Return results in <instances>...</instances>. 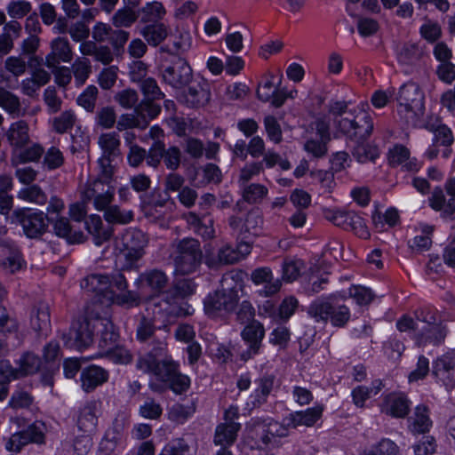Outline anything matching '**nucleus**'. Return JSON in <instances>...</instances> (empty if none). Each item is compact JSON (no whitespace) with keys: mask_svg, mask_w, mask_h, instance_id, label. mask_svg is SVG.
<instances>
[{"mask_svg":"<svg viewBox=\"0 0 455 455\" xmlns=\"http://www.w3.org/2000/svg\"><path fill=\"white\" fill-rule=\"evenodd\" d=\"M144 371L149 374L148 386L155 391L171 389L174 394L181 395L191 385L190 378L179 371V364L165 356L162 344L144 358Z\"/></svg>","mask_w":455,"mask_h":455,"instance_id":"f257e3e1","label":"nucleus"},{"mask_svg":"<svg viewBox=\"0 0 455 455\" xmlns=\"http://www.w3.org/2000/svg\"><path fill=\"white\" fill-rule=\"evenodd\" d=\"M243 282L238 274L227 273L222 276L220 288L209 293L204 299V310L212 318L223 316L235 307L238 302V292Z\"/></svg>","mask_w":455,"mask_h":455,"instance_id":"f03ea898","label":"nucleus"},{"mask_svg":"<svg viewBox=\"0 0 455 455\" xmlns=\"http://www.w3.org/2000/svg\"><path fill=\"white\" fill-rule=\"evenodd\" d=\"M184 299L168 297L163 299L161 303L155 302L152 308V315L146 323L144 316V339L146 335H150L154 330L165 328L172 321V317L192 315L195 312L194 307Z\"/></svg>","mask_w":455,"mask_h":455,"instance_id":"7ed1b4c3","label":"nucleus"},{"mask_svg":"<svg viewBox=\"0 0 455 455\" xmlns=\"http://www.w3.org/2000/svg\"><path fill=\"white\" fill-rule=\"evenodd\" d=\"M123 240V248L116 253V267L120 271L136 272L134 284L139 287L142 281V273L140 272L142 259V232L140 229L128 231Z\"/></svg>","mask_w":455,"mask_h":455,"instance_id":"20e7f679","label":"nucleus"},{"mask_svg":"<svg viewBox=\"0 0 455 455\" xmlns=\"http://www.w3.org/2000/svg\"><path fill=\"white\" fill-rule=\"evenodd\" d=\"M9 220L11 224L20 226L23 234L29 239H38L44 235L50 221L46 213L28 207L14 209Z\"/></svg>","mask_w":455,"mask_h":455,"instance_id":"39448f33","label":"nucleus"},{"mask_svg":"<svg viewBox=\"0 0 455 455\" xmlns=\"http://www.w3.org/2000/svg\"><path fill=\"white\" fill-rule=\"evenodd\" d=\"M397 113L405 122H414L424 111V93L419 84H402L396 95Z\"/></svg>","mask_w":455,"mask_h":455,"instance_id":"423d86ee","label":"nucleus"},{"mask_svg":"<svg viewBox=\"0 0 455 455\" xmlns=\"http://www.w3.org/2000/svg\"><path fill=\"white\" fill-rule=\"evenodd\" d=\"M373 130L371 117L363 109L355 116L347 114L346 116L332 121L331 131L335 137L344 135L351 140H364Z\"/></svg>","mask_w":455,"mask_h":455,"instance_id":"0eeeda50","label":"nucleus"},{"mask_svg":"<svg viewBox=\"0 0 455 455\" xmlns=\"http://www.w3.org/2000/svg\"><path fill=\"white\" fill-rule=\"evenodd\" d=\"M173 260L177 275H185L196 272L202 261L199 242L192 238L181 240L177 245Z\"/></svg>","mask_w":455,"mask_h":455,"instance_id":"6e6552de","label":"nucleus"},{"mask_svg":"<svg viewBox=\"0 0 455 455\" xmlns=\"http://www.w3.org/2000/svg\"><path fill=\"white\" fill-rule=\"evenodd\" d=\"M309 314L316 322L330 321L335 327L344 326L350 318V310L346 305L330 300L314 301L310 305Z\"/></svg>","mask_w":455,"mask_h":455,"instance_id":"1a4fd4ad","label":"nucleus"},{"mask_svg":"<svg viewBox=\"0 0 455 455\" xmlns=\"http://www.w3.org/2000/svg\"><path fill=\"white\" fill-rule=\"evenodd\" d=\"M167 283L165 274L159 270H151L147 273L144 278V306L148 313L147 318L152 315L154 303H161L163 299L169 297V291L163 292L162 290Z\"/></svg>","mask_w":455,"mask_h":455,"instance_id":"9d476101","label":"nucleus"},{"mask_svg":"<svg viewBox=\"0 0 455 455\" xmlns=\"http://www.w3.org/2000/svg\"><path fill=\"white\" fill-rule=\"evenodd\" d=\"M325 119H315L304 144V150L316 158L322 157L327 153V143L331 140V128Z\"/></svg>","mask_w":455,"mask_h":455,"instance_id":"9b49d317","label":"nucleus"},{"mask_svg":"<svg viewBox=\"0 0 455 455\" xmlns=\"http://www.w3.org/2000/svg\"><path fill=\"white\" fill-rule=\"evenodd\" d=\"M127 278L120 270L109 275L108 299L122 306H138L140 299V293L133 290H127Z\"/></svg>","mask_w":455,"mask_h":455,"instance_id":"f8f14e48","label":"nucleus"},{"mask_svg":"<svg viewBox=\"0 0 455 455\" xmlns=\"http://www.w3.org/2000/svg\"><path fill=\"white\" fill-rule=\"evenodd\" d=\"M102 149V156L98 160L101 173L106 179L114 174L113 162L120 156V140L116 132L104 133L100 136L98 141Z\"/></svg>","mask_w":455,"mask_h":455,"instance_id":"ddd939ff","label":"nucleus"},{"mask_svg":"<svg viewBox=\"0 0 455 455\" xmlns=\"http://www.w3.org/2000/svg\"><path fill=\"white\" fill-rule=\"evenodd\" d=\"M112 178L106 179L100 169L98 178L84 192V199H93L94 206L100 211H103L112 202L115 194V188L110 185Z\"/></svg>","mask_w":455,"mask_h":455,"instance_id":"4468645a","label":"nucleus"},{"mask_svg":"<svg viewBox=\"0 0 455 455\" xmlns=\"http://www.w3.org/2000/svg\"><path fill=\"white\" fill-rule=\"evenodd\" d=\"M92 323L87 318H79L73 322L69 331L63 332L61 339L68 347L82 350L89 347L93 340Z\"/></svg>","mask_w":455,"mask_h":455,"instance_id":"2eb2a0df","label":"nucleus"},{"mask_svg":"<svg viewBox=\"0 0 455 455\" xmlns=\"http://www.w3.org/2000/svg\"><path fill=\"white\" fill-rule=\"evenodd\" d=\"M251 243L240 242L235 248L228 244L221 247L217 255L206 249L205 263L209 267H214L218 264H233L247 257L251 253Z\"/></svg>","mask_w":455,"mask_h":455,"instance_id":"dca6fc26","label":"nucleus"},{"mask_svg":"<svg viewBox=\"0 0 455 455\" xmlns=\"http://www.w3.org/2000/svg\"><path fill=\"white\" fill-rule=\"evenodd\" d=\"M417 321L424 323L419 335L420 343L441 344L446 336V331L442 324L435 323V313L430 309H422L417 313Z\"/></svg>","mask_w":455,"mask_h":455,"instance_id":"f3484780","label":"nucleus"},{"mask_svg":"<svg viewBox=\"0 0 455 455\" xmlns=\"http://www.w3.org/2000/svg\"><path fill=\"white\" fill-rule=\"evenodd\" d=\"M264 337V325L258 320H252L244 326L241 331V338L247 345V348L241 354L243 361L246 362L260 353Z\"/></svg>","mask_w":455,"mask_h":455,"instance_id":"a211bd4d","label":"nucleus"},{"mask_svg":"<svg viewBox=\"0 0 455 455\" xmlns=\"http://www.w3.org/2000/svg\"><path fill=\"white\" fill-rule=\"evenodd\" d=\"M289 426L286 422L279 423L273 419L267 418L261 421H257L250 430V435L261 433L262 444L269 447L276 444V437H284L289 434Z\"/></svg>","mask_w":455,"mask_h":455,"instance_id":"6ab92c4d","label":"nucleus"},{"mask_svg":"<svg viewBox=\"0 0 455 455\" xmlns=\"http://www.w3.org/2000/svg\"><path fill=\"white\" fill-rule=\"evenodd\" d=\"M211 98L209 85L204 82H193L178 99L189 108H199L208 103Z\"/></svg>","mask_w":455,"mask_h":455,"instance_id":"aec40b11","label":"nucleus"},{"mask_svg":"<svg viewBox=\"0 0 455 455\" xmlns=\"http://www.w3.org/2000/svg\"><path fill=\"white\" fill-rule=\"evenodd\" d=\"M251 282L255 285H263L259 290V294L264 297H270L277 293L282 286L279 279H274V275L270 267H261L254 269L251 275Z\"/></svg>","mask_w":455,"mask_h":455,"instance_id":"412c9836","label":"nucleus"},{"mask_svg":"<svg viewBox=\"0 0 455 455\" xmlns=\"http://www.w3.org/2000/svg\"><path fill=\"white\" fill-rule=\"evenodd\" d=\"M324 411L323 405L317 404L304 411H297L290 413L283 421L287 426L296 428L298 427H313L322 417Z\"/></svg>","mask_w":455,"mask_h":455,"instance_id":"4be33fe9","label":"nucleus"},{"mask_svg":"<svg viewBox=\"0 0 455 455\" xmlns=\"http://www.w3.org/2000/svg\"><path fill=\"white\" fill-rule=\"evenodd\" d=\"M388 162L393 166H401L407 172H419L421 163L415 157H411L410 151L403 145H395L388 152Z\"/></svg>","mask_w":455,"mask_h":455,"instance_id":"5701e85b","label":"nucleus"},{"mask_svg":"<svg viewBox=\"0 0 455 455\" xmlns=\"http://www.w3.org/2000/svg\"><path fill=\"white\" fill-rule=\"evenodd\" d=\"M454 366L455 356L453 353H446L433 361L432 375L437 382L448 387L452 382Z\"/></svg>","mask_w":455,"mask_h":455,"instance_id":"b1692460","label":"nucleus"},{"mask_svg":"<svg viewBox=\"0 0 455 455\" xmlns=\"http://www.w3.org/2000/svg\"><path fill=\"white\" fill-rule=\"evenodd\" d=\"M192 76L191 68L183 60H179L163 72L164 80L174 88L187 84Z\"/></svg>","mask_w":455,"mask_h":455,"instance_id":"393cba45","label":"nucleus"},{"mask_svg":"<svg viewBox=\"0 0 455 455\" xmlns=\"http://www.w3.org/2000/svg\"><path fill=\"white\" fill-rule=\"evenodd\" d=\"M92 328H98L100 332V339L99 347L101 352L99 353L100 356H103L106 350L113 348L116 346L119 338V333L116 331V327L112 321L108 318H100L97 320V324H93Z\"/></svg>","mask_w":455,"mask_h":455,"instance_id":"a878e982","label":"nucleus"},{"mask_svg":"<svg viewBox=\"0 0 455 455\" xmlns=\"http://www.w3.org/2000/svg\"><path fill=\"white\" fill-rule=\"evenodd\" d=\"M52 52L46 56V66L50 68H57L60 61L69 62L73 54L67 38L58 37L51 44Z\"/></svg>","mask_w":455,"mask_h":455,"instance_id":"bb28decb","label":"nucleus"},{"mask_svg":"<svg viewBox=\"0 0 455 455\" xmlns=\"http://www.w3.org/2000/svg\"><path fill=\"white\" fill-rule=\"evenodd\" d=\"M108 379V372L96 365H91L81 373V382L83 389L89 393L93 391L97 387L101 386Z\"/></svg>","mask_w":455,"mask_h":455,"instance_id":"cd10ccee","label":"nucleus"},{"mask_svg":"<svg viewBox=\"0 0 455 455\" xmlns=\"http://www.w3.org/2000/svg\"><path fill=\"white\" fill-rule=\"evenodd\" d=\"M161 95L162 92L155 80L144 79V113L148 112L150 119L155 118L161 111L160 105L155 102Z\"/></svg>","mask_w":455,"mask_h":455,"instance_id":"c85d7f7f","label":"nucleus"},{"mask_svg":"<svg viewBox=\"0 0 455 455\" xmlns=\"http://www.w3.org/2000/svg\"><path fill=\"white\" fill-rule=\"evenodd\" d=\"M430 207L440 212L443 218L455 220V198L445 199L443 191L441 188H435L428 199Z\"/></svg>","mask_w":455,"mask_h":455,"instance_id":"c756f323","label":"nucleus"},{"mask_svg":"<svg viewBox=\"0 0 455 455\" xmlns=\"http://www.w3.org/2000/svg\"><path fill=\"white\" fill-rule=\"evenodd\" d=\"M6 136L11 146L22 148L29 141L28 124L23 120L12 124L6 132Z\"/></svg>","mask_w":455,"mask_h":455,"instance_id":"7c9ffc66","label":"nucleus"},{"mask_svg":"<svg viewBox=\"0 0 455 455\" xmlns=\"http://www.w3.org/2000/svg\"><path fill=\"white\" fill-rule=\"evenodd\" d=\"M432 427L428 411L425 406H417L414 414L409 419V429L413 435L428 432Z\"/></svg>","mask_w":455,"mask_h":455,"instance_id":"2f4dec72","label":"nucleus"},{"mask_svg":"<svg viewBox=\"0 0 455 455\" xmlns=\"http://www.w3.org/2000/svg\"><path fill=\"white\" fill-rule=\"evenodd\" d=\"M241 425L237 422H228L220 424L215 432L214 443L217 445L229 446L236 439Z\"/></svg>","mask_w":455,"mask_h":455,"instance_id":"473e14b6","label":"nucleus"},{"mask_svg":"<svg viewBox=\"0 0 455 455\" xmlns=\"http://www.w3.org/2000/svg\"><path fill=\"white\" fill-rule=\"evenodd\" d=\"M50 308L44 301H39L32 309L30 323L32 328L39 332L50 327Z\"/></svg>","mask_w":455,"mask_h":455,"instance_id":"72a5a7b5","label":"nucleus"},{"mask_svg":"<svg viewBox=\"0 0 455 455\" xmlns=\"http://www.w3.org/2000/svg\"><path fill=\"white\" fill-rule=\"evenodd\" d=\"M80 51L84 55L93 56L95 60L104 65H108L113 60V53L109 47L98 46L92 41L83 42L80 45Z\"/></svg>","mask_w":455,"mask_h":455,"instance_id":"f704fd0d","label":"nucleus"},{"mask_svg":"<svg viewBox=\"0 0 455 455\" xmlns=\"http://www.w3.org/2000/svg\"><path fill=\"white\" fill-rule=\"evenodd\" d=\"M96 403H89L79 412L77 419L78 428L87 434L92 433L97 426Z\"/></svg>","mask_w":455,"mask_h":455,"instance_id":"c9c22d12","label":"nucleus"},{"mask_svg":"<svg viewBox=\"0 0 455 455\" xmlns=\"http://www.w3.org/2000/svg\"><path fill=\"white\" fill-rule=\"evenodd\" d=\"M81 287L87 291L105 294L108 297L109 275L92 274L83 279Z\"/></svg>","mask_w":455,"mask_h":455,"instance_id":"e433bc0d","label":"nucleus"},{"mask_svg":"<svg viewBox=\"0 0 455 455\" xmlns=\"http://www.w3.org/2000/svg\"><path fill=\"white\" fill-rule=\"evenodd\" d=\"M382 387V382L377 379L371 383V387L358 386L355 387L351 392L353 403L357 407H363L368 399L377 395L380 392Z\"/></svg>","mask_w":455,"mask_h":455,"instance_id":"4c0bfd02","label":"nucleus"},{"mask_svg":"<svg viewBox=\"0 0 455 455\" xmlns=\"http://www.w3.org/2000/svg\"><path fill=\"white\" fill-rule=\"evenodd\" d=\"M86 228L93 236L94 243L98 246L110 239L113 231L111 228L102 230V220L98 215L90 216L85 222Z\"/></svg>","mask_w":455,"mask_h":455,"instance_id":"58836bf2","label":"nucleus"},{"mask_svg":"<svg viewBox=\"0 0 455 455\" xmlns=\"http://www.w3.org/2000/svg\"><path fill=\"white\" fill-rule=\"evenodd\" d=\"M0 256L5 257L4 266L6 268H8L12 273L20 268V253L9 242L0 240Z\"/></svg>","mask_w":455,"mask_h":455,"instance_id":"ea45409f","label":"nucleus"},{"mask_svg":"<svg viewBox=\"0 0 455 455\" xmlns=\"http://www.w3.org/2000/svg\"><path fill=\"white\" fill-rule=\"evenodd\" d=\"M55 234L60 236L66 238L70 243H82L84 239V234L81 231H73L69 224V221L66 218H59L53 225Z\"/></svg>","mask_w":455,"mask_h":455,"instance_id":"a19ab883","label":"nucleus"},{"mask_svg":"<svg viewBox=\"0 0 455 455\" xmlns=\"http://www.w3.org/2000/svg\"><path fill=\"white\" fill-rule=\"evenodd\" d=\"M385 409L388 414L403 418L409 410L408 400L402 395H389L386 399Z\"/></svg>","mask_w":455,"mask_h":455,"instance_id":"79ce46f5","label":"nucleus"},{"mask_svg":"<svg viewBox=\"0 0 455 455\" xmlns=\"http://www.w3.org/2000/svg\"><path fill=\"white\" fill-rule=\"evenodd\" d=\"M114 100L119 103L124 108H134V112L138 115H141L142 101L139 102V94L133 89H124L116 92L114 96Z\"/></svg>","mask_w":455,"mask_h":455,"instance_id":"37998d69","label":"nucleus"},{"mask_svg":"<svg viewBox=\"0 0 455 455\" xmlns=\"http://www.w3.org/2000/svg\"><path fill=\"white\" fill-rule=\"evenodd\" d=\"M18 378V371L12 368L9 361H0V401L4 400L8 395V387L12 379Z\"/></svg>","mask_w":455,"mask_h":455,"instance_id":"c03bdc74","label":"nucleus"},{"mask_svg":"<svg viewBox=\"0 0 455 455\" xmlns=\"http://www.w3.org/2000/svg\"><path fill=\"white\" fill-rule=\"evenodd\" d=\"M0 108L14 116H19L21 112L19 97L4 87H0Z\"/></svg>","mask_w":455,"mask_h":455,"instance_id":"a18cd8bd","label":"nucleus"},{"mask_svg":"<svg viewBox=\"0 0 455 455\" xmlns=\"http://www.w3.org/2000/svg\"><path fill=\"white\" fill-rule=\"evenodd\" d=\"M18 197L38 205H44L48 200L45 192L36 184H32L20 189Z\"/></svg>","mask_w":455,"mask_h":455,"instance_id":"49530a36","label":"nucleus"},{"mask_svg":"<svg viewBox=\"0 0 455 455\" xmlns=\"http://www.w3.org/2000/svg\"><path fill=\"white\" fill-rule=\"evenodd\" d=\"M167 36V28L163 22L156 21L144 28V39L152 45H157Z\"/></svg>","mask_w":455,"mask_h":455,"instance_id":"de8ad7c7","label":"nucleus"},{"mask_svg":"<svg viewBox=\"0 0 455 455\" xmlns=\"http://www.w3.org/2000/svg\"><path fill=\"white\" fill-rule=\"evenodd\" d=\"M41 366V359L35 354L27 352L20 359V367L15 369L20 376L36 373Z\"/></svg>","mask_w":455,"mask_h":455,"instance_id":"09e8293b","label":"nucleus"},{"mask_svg":"<svg viewBox=\"0 0 455 455\" xmlns=\"http://www.w3.org/2000/svg\"><path fill=\"white\" fill-rule=\"evenodd\" d=\"M372 219L377 228L385 229L387 227L396 226L400 221V215L395 208L390 207L384 213L373 215Z\"/></svg>","mask_w":455,"mask_h":455,"instance_id":"8fccbe9b","label":"nucleus"},{"mask_svg":"<svg viewBox=\"0 0 455 455\" xmlns=\"http://www.w3.org/2000/svg\"><path fill=\"white\" fill-rule=\"evenodd\" d=\"M188 222L192 225L194 231L204 239L212 238L214 235V228L212 220H202L196 214L190 213L188 216Z\"/></svg>","mask_w":455,"mask_h":455,"instance_id":"3c124183","label":"nucleus"},{"mask_svg":"<svg viewBox=\"0 0 455 455\" xmlns=\"http://www.w3.org/2000/svg\"><path fill=\"white\" fill-rule=\"evenodd\" d=\"M76 121V116L72 110H66L52 119V129L59 134H63L71 130Z\"/></svg>","mask_w":455,"mask_h":455,"instance_id":"603ef678","label":"nucleus"},{"mask_svg":"<svg viewBox=\"0 0 455 455\" xmlns=\"http://www.w3.org/2000/svg\"><path fill=\"white\" fill-rule=\"evenodd\" d=\"M303 267V262L298 259H285L282 265V279L286 283L295 281Z\"/></svg>","mask_w":455,"mask_h":455,"instance_id":"864d4df0","label":"nucleus"},{"mask_svg":"<svg viewBox=\"0 0 455 455\" xmlns=\"http://www.w3.org/2000/svg\"><path fill=\"white\" fill-rule=\"evenodd\" d=\"M347 222V227H344V229H350L357 236L363 239H367L370 236V233L364 220L355 212H350Z\"/></svg>","mask_w":455,"mask_h":455,"instance_id":"5fc2aeb1","label":"nucleus"},{"mask_svg":"<svg viewBox=\"0 0 455 455\" xmlns=\"http://www.w3.org/2000/svg\"><path fill=\"white\" fill-rule=\"evenodd\" d=\"M196 291V284L191 279L178 280L174 287L169 291V297L186 299Z\"/></svg>","mask_w":455,"mask_h":455,"instance_id":"6e6d98bb","label":"nucleus"},{"mask_svg":"<svg viewBox=\"0 0 455 455\" xmlns=\"http://www.w3.org/2000/svg\"><path fill=\"white\" fill-rule=\"evenodd\" d=\"M418 228L421 234L415 235L411 246L418 250H427L432 243L430 235L433 232V227L426 223H420Z\"/></svg>","mask_w":455,"mask_h":455,"instance_id":"4d7b16f0","label":"nucleus"},{"mask_svg":"<svg viewBox=\"0 0 455 455\" xmlns=\"http://www.w3.org/2000/svg\"><path fill=\"white\" fill-rule=\"evenodd\" d=\"M274 385V377L272 376H264L259 379L258 383V387L254 391V395H251V397L254 398L253 405L260 404L263 403L267 395L270 394Z\"/></svg>","mask_w":455,"mask_h":455,"instance_id":"13d9d810","label":"nucleus"},{"mask_svg":"<svg viewBox=\"0 0 455 455\" xmlns=\"http://www.w3.org/2000/svg\"><path fill=\"white\" fill-rule=\"evenodd\" d=\"M291 339V331L285 325H279L275 327L268 337V341L279 349H283L288 346Z\"/></svg>","mask_w":455,"mask_h":455,"instance_id":"bf43d9fd","label":"nucleus"},{"mask_svg":"<svg viewBox=\"0 0 455 455\" xmlns=\"http://www.w3.org/2000/svg\"><path fill=\"white\" fill-rule=\"evenodd\" d=\"M275 76L271 73H268L265 76L264 79L259 84L257 89L258 98L264 101H269L274 93L276 92V88L275 86Z\"/></svg>","mask_w":455,"mask_h":455,"instance_id":"052dcab7","label":"nucleus"},{"mask_svg":"<svg viewBox=\"0 0 455 455\" xmlns=\"http://www.w3.org/2000/svg\"><path fill=\"white\" fill-rule=\"evenodd\" d=\"M348 295L359 306L368 305L373 299L372 291L362 285H352L348 289Z\"/></svg>","mask_w":455,"mask_h":455,"instance_id":"680f3d73","label":"nucleus"},{"mask_svg":"<svg viewBox=\"0 0 455 455\" xmlns=\"http://www.w3.org/2000/svg\"><path fill=\"white\" fill-rule=\"evenodd\" d=\"M263 218L257 211L250 212L243 223L244 233L259 235L262 230Z\"/></svg>","mask_w":455,"mask_h":455,"instance_id":"e2e57ef3","label":"nucleus"},{"mask_svg":"<svg viewBox=\"0 0 455 455\" xmlns=\"http://www.w3.org/2000/svg\"><path fill=\"white\" fill-rule=\"evenodd\" d=\"M104 210V217L108 223L126 224L132 220V212H122L117 206H107Z\"/></svg>","mask_w":455,"mask_h":455,"instance_id":"0e129e2a","label":"nucleus"},{"mask_svg":"<svg viewBox=\"0 0 455 455\" xmlns=\"http://www.w3.org/2000/svg\"><path fill=\"white\" fill-rule=\"evenodd\" d=\"M45 425L41 421H36L28 427L27 429L23 430V434L25 437H27L28 443H44V431Z\"/></svg>","mask_w":455,"mask_h":455,"instance_id":"69168bd1","label":"nucleus"},{"mask_svg":"<svg viewBox=\"0 0 455 455\" xmlns=\"http://www.w3.org/2000/svg\"><path fill=\"white\" fill-rule=\"evenodd\" d=\"M364 455H399V448L390 439L384 438Z\"/></svg>","mask_w":455,"mask_h":455,"instance_id":"338daca9","label":"nucleus"},{"mask_svg":"<svg viewBox=\"0 0 455 455\" xmlns=\"http://www.w3.org/2000/svg\"><path fill=\"white\" fill-rule=\"evenodd\" d=\"M160 455H192V453L184 440L175 439L163 449Z\"/></svg>","mask_w":455,"mask_h":455,"instance_id":"774afa93","label":"nucleus"}]
</instances>
